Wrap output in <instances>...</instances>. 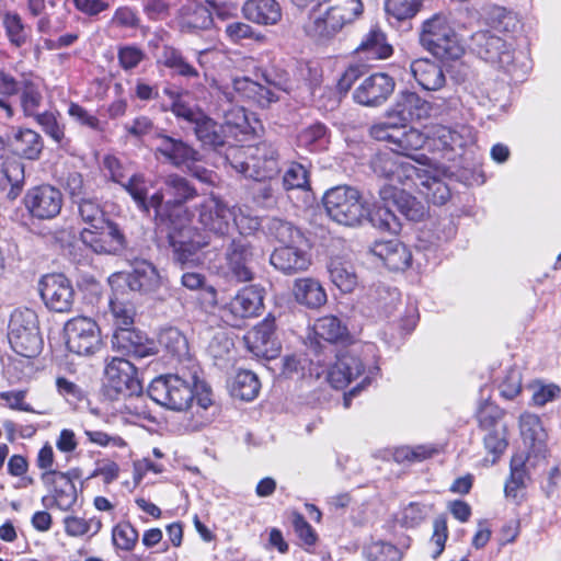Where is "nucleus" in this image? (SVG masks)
Returning a JSON list of instances; mask_svg holds the SVG:
<instances>
[{"label":"nucleus","instance_id":"obj_26","mask_svg":"<svg viewBox=\"0 0 561 561\" xmlns=\"http://www.w3.org/2000/svg\"><path fill=\"white\" fill-rule=\"evenodd\" d=\"M365 371V365L355 348L336 355V362L328 373L332 387L342 389Z\"/></svg>","mask_w":561,"mask_h":561},{"label":"nucleus","instance_id":"obj_49","mask_svg":"<svg viewBox=\"0 0 561 561\" xmlns=\"http://www.w3.org/2000/svg\"><path fill=\"white\" fill-rule=\"evenodd\" d=\"M368 216L371 225L380 231L396 234L401 230V221L388 201H382V205L377 206L371 214L368 213Z\"/></svg>","mask_w":561,"mask_h":561},{"label":"nucleus","instance_id":"obj_36","mask_svg":"<svg viewBox=\"0 0 561 561\" xmlns=\"http://www.w3.org/2000/svg\"><path fill=\"white\" fill-rule=\"evenodd\" d=\"M293 293L298 304L310 309H318L328 300L323 286L311 277L296 279Z\"/></svg>","mask_w":561,"mask_h":561},{"label":"nucleus","instance_id":"obj_59","mask_svg":"<svg viewBox=\"0 0 561 561\" xmlns=\"http://www.w3.org/2000/svg\"><path fill=\"white\" fill-rule=\"evenodd\" d=\"M431 136L443 150L455 151L457 148H462L465 145L462 137L456 130L446 126L433 127Z\"/></svg>","mask_w":561,"mask_h":561},{"label":"nucleus","instance_id":"obj_63","mask_svg":"<svg viewBox=\"0 0 561 561\" xmlns=\"http://www.w3.org/2000/svg\"><path fill=\"white\" fill-rule=\"evenodd\" d=\"M491 23L495 31L505 34L514 32L518 26L516 15L502 7H496L492 10Z\"/></svg>","mask_w":561,"mask_h":561},{"label":"nucleus","instance_id":"obj_2","mask_svg":"<svg viewBox=\"0 0 561 561\" xmlns=\"http://www.w3.org/2000/svg\"><path fill=\"white\" fill-rule=\"evenodd\" d=\"M420 43L423 48L440 60L459 59L465 49L450 20L436 13L422 23Z\"/></svg>","mask_w":561,"mask_h":561},{"label":"nucleus","instance_id":"obj_56","mask_svg":"<svg viewBox=\"0 0 561 561\" xmlns=\"http://www.w3.org/2000/svg\"><path fill=\"white\" fill-rule=\"evenodd\" d=\"M436 453L437 449L424 445L415 447L402 446L393 450L392 457L396 462L404 463L425 460Z\"/></svg>","mask_w":561,"mask_h":561},{"label":"nucleus","instance_id":"obj_48","mask_svg":"<svg viewBox=\"0 0 561 561\" xmlns=\"http://www.w3.org/2000/svg\"><path fill=\"white\" fill-rule=\"evenodd\" d=\"M2 24L12 46L21 48L28 43L31 28L23 23L22 18L18 13L7 12L3 15Z\"/></svg>","mask_w":561,"mask_h":561},{"label":"nucleus","instance_id":"obj_19","mask_svg":"<svg viewBox=\"0 0 561 561\" xmlns=\"http://www.w3.org/2000/svg\"><path fill=\"white\" fill-rule=\"evenodd\" d=\"M154 152L160 154L175 168L193 164L202 160V154L193 146L181 138L165 134L164 129L157 135Z\"/></svg>","mask_w":561,"mask_h":561},{"label":"nucleus","instance_id":"obj_47","mask_svg":"<svg viewBox=\"0 0 561 561\" xmlns=\"http://www.w3.org/2000/svg\"><path fill=\"white\" fill-rule=\"evenodd\" d=\"M260 388L261 382L254 373L240 370L233 379L231 393L241 400L251 401L257 397Z\"/></svg>","mask_w":561,"mask_h":561},{"label":"nucleus","instance_id":"obj_18","mask_svg":"<svg viewBox=\"0 0 561 561\" xmlns=\"http://www.w3.org/2000/svg\"><path fill=\"white\" fill-rule=\"evenodd\" d=\"M244 341L255 357L267 360L276 358L280 345L275 336V319L266 317L244 336Z\"/></svg>","mask_w":561,"mask_h":561},{"label":"nucleus","instance_id":"obj_46","mask_svg":"<svg viewBox=\"0 0 561 561\" xmlns=\"http://www.w3.org/2000/svg\"><path fill=\"white\" fill-rule=\"evenodd\" d=\"M124 130L128 139L142 144L147 137H150L156 142L157 135H159L163 129L157 127L150 117L139 115L131 122L126 123L124 125Z\"/></svg>","mask_w":561,"mask_h":561},{"label":"nucleus","instance_id":"obj_20","mask_svg":"<svg viewBox=\"0 0 561 561\" xmlns=\"http://www.w3.org/2000/svg\"><path fill=\"white\" fill-rule=\"evenodd\" d=\"M371 168L378 176L411 187L415 181L417 168L405 159L394 157L393 152L377 153L371 160Z\"/></svg>","mask_w":561,"mask_h":561},{"label":"nucleus","instance_id":"obj_6","mask_svg":"<svg viewBox=\"0 0 561 561\" xmlns=\"http://www.w3.org/2000/svg\"><path fill=\"white\" fill-rule=\"evenodd\" d=\"M8 339L15 353L24 357H35L43 348L37 314L31 309H16L12 312L8 327Z\"/></svg>","mask_w":561,"mask_h":561},{"label":"nucleus","instance_id":"obj_3","mask_svg":"<svg viewBox=\"0 0 561 561\" xmlns=\"http://www.w3.org/2000/svg\"><path fill=\"white\" fill-rule=\"evenodd\" d=\"M196 374H167L156 377L148 387V396L161 407L182 412L192 407Z\"/></svg>","mask_w":561,"mask_h":561},{"label":"nucleus","instance_id":"obj_33","mask_svg":"<svg viewBox=\"0 0 561 561\" xmlns=\"http://www.w3.org/2000/svg\"><path fill=\"white\" fill-rule=\"evenodd\" d=\"M411 186H415L434 205H444L450 198V190L447 184L425 169L417 168V175H415V181L411 182Z\"/></svg>","mask_w":561,"mask_h":561},{"label":"nucleus","instance_id":"obj_53","mask_svg":"<svg viewBox=\"0 0 561 561\" xmlns=\"http://www.w3.org/2000/svg\"><path fill=\"white\" fill-rule=\"evenodd\" d=\"M421 8L420 0H386L385 10L389 18L397 21L412 19Z\"/></svg>","mask_w":561,"mask_h":561},{"label":"nucleus","instance_id":"obj_55","mask_svg":"<svg viewBox=\"0 0 561 561\" xmlns=\"http://www.w3.org/2000/svg\"><path fill=\"white\" fill-rule=\"evenodd\" d=\"M110 311L115 327L114 330H125L134 325L135 309L131 305L112 298L110 299Z\"/></svg>","mask_w":561,"mask_h":561},{"label":"nucleus","instance_id":"obj_39","mask_svg":"<svg viewBox=\"0 0 561 561\" xmlns=\"http://www.w3.org/2000/svg\"><path fill=\"white\" fill-rule=\"evenodd\" d=\"M331 282L342 291L352 293L357 286V275L353 265L341 257H332L328 263Z\"/></svg>","mask_w":561,"mask_h":561},{"label":"nucleus","instance_id":"obj_13","mask_svg":"<svg viewBox=\"0 0 561 561\" xmlns=\"http://www.w3.org/2000/svg\"><path fill=\"white\" fill-rule=\"evenodd\" d=\"M23 202L33 218L48 220L60 214L64 198L58 188L43 184L30 188L24 195Z\"/></svg>","mask_w":561,"mask_h":561},{"label":"nucleus","instance_id":"obj_57","mask_svg":"<svg viewBox=\"0 0 561 561\" xmlns=\"http://www.w3.org/2000/svg\"><path fill=\"white\" fill-rule=\"evenodd\" d=\"M138 531L130 523H121L113 528V545L121 550L130 551L138 541Z\"/></svg>","mask_w":561,"mask_h":561},{"label":"nucleus","instance_id":"obj_40","mask_svg":"<svg viewBox=\"0 0 561 561\" xmlns=\"http://www.w3.org/2000/svg\"><path fill=\"white\" fill-rule=\"evenodd\" d=\"M213 15L208 8L202 4L185 5L181 10L180 27L183 32L208 30L213 25Z\"/></svg>","mask_w":561,"mask_h":561},{"label":"nucleus","instance_id":"obj_37","mask_svg":"<svg viewBox=\"0 0 561 561\" xmlns=\"http://www.w3.org/2000/svg\"><path fill=\"white\" fill-rule=\"evenodd\" d=\"M196 138L204 147L218 150L226 144L225 126L218 124L205 113L193 126Z\"/></svg>","mask_w":561,"mask_h":561},{"label":"nucleus","instance_id":"obj_23","mask_svg":"<svg viewBox=\"0 0 561 561\" xmlns=\"http://www.w3.org/2000/svg\"><path fill=\"white\" fill-rule=\"evenodd\" d=\"M249 158L253 170L251 179L255 181L271 180L280 171L278 147L272 141L263 140L249 147Z\"/></svg>","mask_w":561,"mask_h":561},{"label":"nucleus","instance_id":"obj_43","mask_svg":"<svg viewBox=\"0 0 561 561\" xmlns=\"http://www.w3.org/2000/svg\"><path fill=\"white\" fill-rule=\"evenodd\" d=\"M314 332L318 337L330 344L344 342L348 337L346 325L335 316L320 318L314 324Z\"/></svg>","mask_w":561,"mask_h":561},{"label":"nucleus","instance_id":"obj_41","mask_svg":"<svg viewBox=\"0 0 561 561\" xmlns=\"http://www.w3.org/2000/svg\"><path fill=\"white\" fill-rule=\"evenodd\" d=\"M73 205L77 206V215L81 222L88 225L92 230L104 228L107 219L106 214L95 197L90 195L73 203Z\"/></svg>","mask_w":561,"mask_h":561},{"label":"nucleus","instance_id":"obj_11","mask_svg":"<svg viewBox=\"0 0 561 561\" xmlns=\"http://www.w3.org/2000/svg\"><path fill=\"white\" fill-rule=\"evenodd\" d=\"M333 350L329 345H321L319 342L311 343L308 354H294L285 356L282 359V375L287 378H300L307 375L319 376L320 373L314 370L312 366L327 367L330 364Z\"/></svg>","mask_w":561,"mask_h":561},{"label":"nucleus","instance_id":"obj_35","mask_svg":"<svg viewBox=\"0 0 561 561\" xmlns=\"http://www.w3.org/2000/svg\"><path fill=\"white\" fill-rule=\"evenodd\" d=\"M242 13L247 20L262 25H274L282 18L280 5L275 0H247Z\"/></svg>","mask_w":561,"mask_h":561},{"label":"nucleus","instance_id":"obj_54","mask_svg":"<svg viewBox=\"0 0 561 561\" xmlns=\"http://www.w3.org/2000/svg\"><path fill=\"white\" fill-rule=\"evenodd\" d=\"M364 556L367 561H400L401 551L393 545L383 541H377L368 545L364 549Z\"/></svg>","mask_w":561,"mask_h":561},{"label":"nucleus","instance_id":"obj_42","mask_svg":"<svg viewBox=\"0 0 561 561\" xmlns=\"http://www.w3.org/2000/svg\"><path fill=\"white\" fill-rule=\"evenodd\" d=\"M159 61L172 70L174 75L188 79L198 77L197 69L187 61L180 49L173 46L165 45L162 47Z\"/></svg>","mask_w":561,"mask_h":561},{"label":"nucleus","instance_id":"obj_61","mask_svg":"<svg viewBox=\"0 0 561 561\" xmlns=\"http://www.w3.org/2000/svg\"><path fill=\"white\" fill-rule=\"evenodd\" d=\"M283 185L285 190H304L309 187V173L307 169L301 163H290L283 176Z\"/></svg>","mask_w":561,"mask_h":561},{"label":"nucleus","instance_id":"obj_30","mask_svg":"<svg viewBox=\"0 0 561 561\" xmlns=\"http://www.w3.org/2000/svg\"><path fill=\"white\" fill-rule=\"evenodd\" d=\"M7 148L15 156L36 160L43 150L39 134L28 128L12 129L7 134Z\"/></svg>","mask_w":561,"mask_h":561},{"label":"nucleus","instance_id":"obj_44","mask_svg":"<svg viewBox=\"0 0 561 561\" xmlns=\"http://www.w3.org/2000/svg\"><path fill=\"white\" fill-rule=\"evenodd\" d=\"M357 51L366 53L371 59H386L392 54V47L386 42L385 34L378 27H373L363 38Z\"/></svg>","mask_w":561,"mask_h":561},{"label":"nucleus","instance_id":"obj_17","mask_svg":"<svg viewBox=\"0 0 561 561\" xmlns=\"http://www.w3.org/2000/svg\"><path fill=\"white\" fill-rule=\"evenodd\" d=\"M122 186L130 195L140 213L151 216V211H153V219L159 226V217L164 214L161 210L164 198L163 191H157L149 197V181L140 173L133 174L126 182L122 183Z\"/></svg>","mask_w":561,"mask_h":561},{"label":"nucleus","instance_id":"obj_58","mask_svg":"<svg viewBox=\"0 0 561 561\" xmlns=\"http://www.w3.org/2000/svg\"><path fill=\"white\" fill-rule=\"evenodd\" d=\"M225 158L227 162L237 172L243 174L245 178L251 179L252 168L251 158H249V148L229 146L226 150Z\"/></svg>","mask_w":561,"mask_h":561},{"label":"nucleus","instance_id":"obj_15","mask_svg":"<svg viewBox=\"0 0 561 561\" xmlns=\"http://www.w3.org/2000/svg\"><path fill=\"white\" fill-rule=\"evenodd\" d=\"M39 294L53 311L68 312L71 310L75 290L70 280L62 274L44 275L39 282Z\"/></svg>","mask_w":561,"mask_h":561},{"label":"nucleus","instance_id":"obj_24","mask_svg":"<svg viewBox=\"0 0 561 561\" xmlns=\"http://www.w3.org/2000/svg\"><path fill=\"white\" fill-rule=\"evenodd\" d=\"M112 346L118 353L135 358H144L156 354V343L144 332L129 329L114 330Z\"/></svg>","mask_w":561,"mask_h":561},{"label":"nucleus","instance_id":"obj_4","mask_svg":"<svg viewBox=\"0 0 561 561\" xmlns=\"http://www.w3.org/2000/svg\"><path fill=\"white\" fill-rule=\"evenodd\" d=\"M322 203L327 215L339 225L354 227L368 217V208L353 186L339 185L328 190Z\"/></svg>","mask_w":561,"mask_h":561},{"label":"nucleus","instance_id":"obj_31","mask_svg":"<svg viewBox=\"0 0 561 561\" xmlns=\"http://www.w3.org/2000/svg\"><path fill=\"white\" fill-rule=\"evenodd\" d=\"M192 229L182 227L168 233V243L173 252V260L182 267L194 263L201 243L191 239Z\"/></svg>","mask_w":561,"mask_h":561},{"label":"nucleus","instance_id":"obj_22","mask_svg":"<svg viewBox=\"0 0 561 561\" xmlns=\"http://www.w3.org/2000/svg\"><path fill=\"white\" fill-rule=\"evenodd\" d=\"M396 82L392 77L377 72L365 78L354 91V101L365 106H379L393 93Z\"/></svg>","mask_w":561,"mask_h":561},{"label":"nucleus","instance_id":"obj_16","mask_svg":"<svg viewBox=\"0 0 561 561\" xmlns=\"http://www.w3.org/2000/svg\"><path fill=\"white\" fill-rule=\"evenodd\" d=\"M80 240L98 254H116L125 247L124 233L119 226L110 219H106L104 228H84L80 232Z\"/></svg>","mask_w":561,"mask_h":561},{"label":"nucleus","instance_id":"obj_8","mask_svg":"<svg viewBox=\"0 0 561 561\" xmlns=\"http://www.w3.org/2000/svg\"><path fill=\"white\" fill-rule=\"evenodd\" d=\"M236 206H229L226 202L216 196H210L199 205L198 221L205 231L214 238L228 241L230 231L233 229Z\"/></svg>","mask_w":561,"mask_h":561},{"label":"nucleus","instance_id":"obj_29","mask_svg":"<svg viewBox=\"0 0 561 561\" xmlns=\"http://www.w3.org/2000/svg\"><path fill=\"white\" fill-rule=\"evenodd\" d=\"M432 110V104L417 93L403 91L399 93L391 115L397 116L401 123H407L428 118Z\"/></svg>","mask_w":561,"mask_h":561},{"label":"nucleus","instance_id":"obj_1","mask_svg":"<svg viewBox=\"0 0 561 561\" xmlns=\"http://www.w3.org/2000/svg\"><path fill=\"white\" fill-rule=\"evenodd\" d=\"M328 5L322 13L313 10L304 28L307 35L316 39H328L335 36L347 24L362 15V0H325Z\"/></svg>","mask_w":561,"mask_h":561},{"label":"nucleus","instance_id":"obj_45","mask_svg":"<svg viewBox=\"0 0 561 561\" xmlns=\"http://www.w3.org/2000/svg\"><path fill=\"white\" fill-rule=\"evenodd\" d=\"M260 90V82L253 81L247 77L234 78L230 85H226L222 94L229 102H254L256 92Z\"/></svg>","mask_w":561,"mask_h":561},{"label":"nucleus","instance_id":"obj_10","mask_svg":"<svg viewBox=\"0 0 561 561\" xmlns=\"http://www.w3.org/2000/svg\"><path fill=\"white\" fill-rule=\"evenodd\" d=\"M81 477V470L73 468L67 472L48 470L42 474V480L46 485L53 488V496H44L43 504L46 507L56 506L60 511L67 512L72 508L78 500V493L75 480Z\"/></svg>","mask_w":561,"mask_h":561},{"label":"nucleus","instance_id":"obj_60","mask_svg":"<svg viewBox=\"0 0 561 561\" xmlns=\"http://www.w3.org/2000/svg\"><path fill=\"white\" fill-rule=\"evenodd\" d=\"M64 188L72 204L90 196V185L79 172H69L64 181Z\"/></svg>","mask_w":561,"mask_h":561},{"label":"nucleus","instance_id":"obj_7","mask_svg":"<svg viewBox=\"0 0 561 561\" xmlns=\"http://www.w3.org/2000/svg\"><path fill=\"white\" fill-rule=\"evenodd\" d=\"M222 247H225L222 268L226 277L236 283L253 280L256 252L248 238L243 236L228 238Z\"/></svg>","mask_w":561,"mask_h":561},{"label":"nucleus","instance_id":"obj_50","mask_svg":"<svg viewBox=\"0 0 561 561\" xmlns=\"http://www.w3.org/2000/svg\"><path fill=\"white\" fill-rule=\"evenodd\" d=\"M329 142L328 128L321 123L312 124L298 135V144L310 151L322 150Z\"/></svg>","mask_w":561,"mask_h":561},{"label":"nucleus","instance_id":"obj_62","mask_svg":"<svg viewBox=\"0 0 561 561\" xmlns=\"http://www.w3.org/2000/svg\"><path fill=\"white\" fill-rule=\"evenodd\" d=\"M503 411L491 402H484L480 405L477 417L480 426L486 431L495 428L496 426H505L502 423Z\"/></svg>","mask_w":561,"mask_h":561},{"label":"nucleus","instance_id":"obj_28","mask_svg":"<svg viewBox=\"0 0 561 561\" xmlns=\"http://www.w3.org/2000/svg\"><path fill=\"white\" fill-rule=\"evenodd\" d=\"M131 271L126 273L125 282L130 290L140 294L156 291L161 285V276L156 266L144 259L131 262Z\"/></svg>","mask_w":561,"mask_h":561},{"label":"nucleus","instance_id":"obj_27","mask_svg":"<svg viewBox=\"0 0 561 561\" xmlns=\"http://www.w3.org/2000/svg\"><path fill=\"white\" fill-rule=\"evenodd\" d=\"M270 263L284 275H295L309 268L311 256L293 243L276 248L270 256Z\"/></svg>","mask_w":561,"mask_h":561},{"label":"nucleus","instance_id":"obj_14","mask_svg":"<svg viewBox=\"0 0 561 561\" xmlns=\"http://www.w3.org/2000/svg\"><path fill=\"white\" fill-rule=\"evenodd\" d=\"M106 387L116 394L134 396L141 392V382L135 365L123 357H113L105 366Z\"/></svg>","mask_w":561,"mask_h":561},{"label":"nucleus","instance_id":"obj_38","mask_svg":"<svg viewBox=\"0 0 561 561\" xmlns=\"http://www.w3.org/2000/svg\"><path fill=\"white\" fill-rule=\"evenodd\" d=\"M427 136L420 130L412 127L407 129L404 123H401V127L397 130L393 146H390V150L402 157L413 158L412 153L423 148Z\"/></svg>","mask_w":561,"mask_h":561},{"label":"nucleus","instance_id":"obj_52","mask_svg":"<svg viewBox=\"0 0 561 561\" xmlns=\"http://www.w3.org/2000/svg\"><path fill=\"white\" fill-rule=\"evenodd\" d=\"M159 343L176 357H182L188 352L186 337L175 328L164 329L159 335Z\"/></svg>","mask_w":561,"mask_h":561},{"label":"nucleus","instance_id":"obj_5","mask_svg":"<svg viewBox=\"0 0 561 561\" xmlns=\"http://www.w3.org/2000/svg\"><path fill=\"white\" fill-rule=\"evenodd\" d=\"M469 47L481 59L496 65L513 77L516 76L517 65L512 36L502 37L489 30L478 31L471 35Z\"/></svg>","mask_w":561,"mask_h":561},{"label":"nucleus","instance_id":"obj_34","mask_svg":"<svg viewBox=\"0 0 561 561\" xmlns=\"http://www.w3.org/2000/svg\"><path fill=\"white\" fill-rule=\"evenodd\" d=\"M410 70L421 88L427 91H436L446 82L445 73L439 65L427 58L413 60Z\"/></svg>","mask_w":561,"mask_h":561},{"label":"nucleus","instance_id":"obj_12","mask_svg":"<svg viewBox=\"0 0 561 561\" xmlns=\"http://www.w3.org/2000/svg\"><path fill=\"white\" fill-rule=\"evenodd\" d=\"M263 307L262 289L244 287L221 308V318L231 327H240L245 319L257 317Z\"/></svg>","mask_w":561,"mask_h":561},{"label":"nucleus","instance_id":"obj_25","mask_svg":"<svg viewBox=\"0 0 561 561\" xmlns=\"http://www.w3.org/2000/svg\"><path fill=\"white\" fill-rule=\"evenodd\" d=\"M382 201H388L393 211L411 221H421L427 214L426 206L403 188L393 185L380 190Z\"/></svg>","mask_w":561,"mask_h":561},{"label":"nucleus","instance_id":"obj_21","mask_svg":"<svg viewBox=\"0 0 561 561\" xmlns=\"http://www.w3.org/2000/svg\"><path fill=\"white\" fill-rule=\"evenodd\" d=\"M163 184L165 193L172 198L167 202H164V199L162 201L161 210L164 211V214L159 217V226L172 222L173 214L180 211L186 202L197 195L195 187H193L185 178L179 174H169L165 176Z\"/></svg>","mask_w":561,"mask_h":561},{"label":"nucleus","instance_id":"obj_32","mask_svg":"<svg viewBox=\"0 0 561 561\" xmlns=\"http://www.w3.org/2000/svg\"><path fill=\"white\" fill-rule=\"evenodd\" d=\"M374 253L379 256L391 271H403L411 265L412 253L405 244L398 239L377 242Z\"/></svg>","mask_w":561,"mask_h":561},{"label":"nucleus","instance_id":"obj_64","mask_svg":"<svg viewBox=\"0 0 561 561\" xmlns=\"http://www.w3.org/2000/svg\"><path fill=\"white\" fill-rule=\"evenodd\" d=\"M371 299L378 309L382 310L385 313H390L396 304L400 300V294L394 288L379 285L374 289Z\"/></svg>","mask_w":561,"mask_h":561},{"label":"nucleus","instance_id":"obj_9","mask_svg":"<svg viewBox=\"0 0 561 561\" xmlns=\"http://www.w3.org/2000/svg\"><path fill=\"white\" fill-rule=\"evenodd\" d=\"M67 348L78 355H92L101 347V332L89 317H75L64 328Z\"/></svg>","mask_w":561,"mask_h":561},{"label":"nucleus","instance_id":"obj_51","mask_svg":"<svg viewBox=\"0 0 561 561\" xmlns=\"http://www.w3.org/2000/svg\"><path fill=\"white\" fill-rule=\"evenodd\" d=\"M267 232L284 245L296 243L302 239V234L289 221L280 218H271L266 224Z\"/></svg>","mask_w":561,"mask_h":561}]
</instances>
